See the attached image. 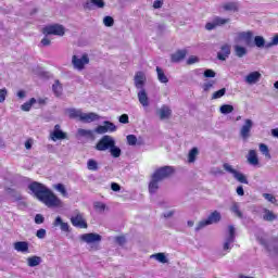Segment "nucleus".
Wrapping results in <instances>:
<instances>
[{
	"instance_id": "obj_3",
	"label": "nucleus",
	"mask_w": 278,
	"mask_h": 278,
	"mask_svg": "<svg viewBox=\"0 0 278 278\" xmlns=\"http://www.w3.org/2000/svg\"><path fill=\"white\" fill-rule=\"evenodd\" d=\"M173 175H175V167L168 165L156 168L152 174L160 181H164V179H168Z\"/></svg>"
},
{
	"instance_id": "obj_31",
	"label": "nucleus",
	"mask_w": 278,
	"mask_h": 278,
	"mask_svg": "<svg viewBox=\"0 0 278 278\" xmlns=\"http://www.w3.org/2000/svg\"><path fill=\"white\" fill-rule=\"evenodd\" d=\"M235 49V55L237 58H244V55H247V53H249V51L247 50V48L242 47V46H239V45H236L233 47Z\"/></svg>"
},
{
	"instance_id": "obj_62",
	"label": "nucleus",
	"mask_w": 278,
	"mask_h": 278,
	"mask_svg": "<svg viewBox=\"0 0 278 278\" xmlns=\"http://www.w3.org/2000/svg\"><path fill=\"white\" fill-rule=\"evenodd\" d=\"M163 5H164V0H155L153 2L154 10H160V8H162Z\"/></svg>"
},
{
	"instance_id": "obj_50",
	"label": "nucleus",
	"mask_w": 278,
	"mask_h": 278,
	"mask_svg": "<svg viewBox=\"0 0 278 278\" xmlns=\"http://www.w3.org/2000/svg\"><path fill=\"white\" fill-rule=\"evenodd\" d=\"M226 92H227V89L226 88H222L218 91H215L213 93L212 99H220V98L225 97Z\"/></svg>"
},
{
	"instance_id": "obj_24",
	"label": "nucleus",
	"mask_w": 278,
	"mask_h": 278,
	"mask_svg": "<svg viewBox=\"0 0 278 278\" xmlns=\"http://www.w3.org/2000/svg\"><path fill=\"white\" fill-rule=\"evenodd\" d=\"M150 260H155L160 264H168V255L164 252H159L150 255Z\"/></svg>"
},
{
	"instance_id": "obj_14",
	"label": "nucleus",
	"mask_w": 278,
	"mask_h": 278,
	"mask_svg": "<svg viewBox=\"0 0 278 278\" xmlns=\"http://www.w3.org/2000/svg\"><path fill=\"white\" fill-rule=\"evenodd\" d=\"M80 240L87 244H94L96 242H101L102 237L99 233L89 232L81 235Z\"/></svg>"
},
{
	"instance_id": "obj_33",
	"label": "nucleus",
	"mask_w": 278,
	"mask_h": 278,
	"mask_svg": "<svg viewBox=\"0 0 278 278\" xmlns=\"http://www.w3.org/2000/svg\"><path fill=\"white\" fill-rule=\"evenodd\" d=\"M263 219L267 220V223H273V220H277V215L273 211L265 208Z\"/></svg>"
},
{
	"instance_id": "obj_23",
	"label": "nucleus",
	"mask_w": 278,
	"mask_h": 278,
	"mask_svg": "<svg viewBox=\"0 0 278 278\" xmlns=\"http://www.w3.org/2000/svg\"><path fill=\"white\" fill-rule=\"evenodd\" d=\"M247 160L250 166H257L260 164V159L257 157V152L255 150L249 151Z\"/></svg>"
},
{
	"instance_id": "obj_36",
	"label": "nucleus",
	"mask_w": 278,
	"mask_h": 278,
	"mask_svg": "<svg viewBox=\"0 0 278 278\" xmlns=\"http://www.w3.org/2000/svg\"><path fill=\"white\" fill-rule=\"evenodd\" d=\"M78 136H80L81 138H94V132L92 130H88V129H84V128H79L77 130Z\"/></svg>"
},
{
	"instance_id": "obj_30",
	"label": "nucleus",
	"mask_w": 278,
	"mask_h": 278,
	"mask_svg": "<svg viewBox=\"0 0 278 278\" xmlns=\"http://www.w3.org/2000/svg\"><path fill=\"white\" fill-rule=\"evenodd\" d=\"M156 75L161 84H168V77L164 74V70H162V67L156 66Z\"/></svg>"
},
{
	"instance_id": "obj_25",
	"label": "nucleus",
	"mask_w": 278,
	"mask_h": 278,
	"mask_svg": "<svg viewBox=\"0 0 278 278\" xmlns=\"http://www.w3.org/2000/svg\"><path fill=\"white\" fill-rule=\"evenodd\" d=\"M53 227H60L61 231L68 232L71 231V226H68V223H64L62 220V217L58 216L53 222Z\"/></svg>"
},
{
	"instance_id": "obj_37",
	"label": "nucleus",
	"mask_w": 278,
	"mask_h": 278,
	"mask_svg": "<svg viewBox=\"0 0 278 278\" xmlns=\"http://www.w3.org/2000/svg\"><path fill=\"white\" fill-rule=\"evenodd\" d=\"M93 208L96 210V212H98V214H103L108 208V205H105V203L103 202L97 201L93 203Z\"/></svg>"
},
{
	"instance_id": "obj_6",
	"label": "nucleus",
	"mask_w": 278,
	"mask_h": 278,
	"mask_svg": "<svg viewBox=\"0 0 278 278\" xmlns=\"http://www.w3.org/2000/svg\"><path fill=\"white\" fill-rule=\"evenodd\" d=\"M28 189L31 190L33 194L39 201L45 197L46 192L49 190V188H47V186H45L38 181H33L30 185H28Z\"/></svg>"
},
{
	"instance_id": "obj_29",
	"label": "nucleus",
	"mask_w": 278,
	"mask_h": 278,
	"mask_svg": "<svg viewBox=\"0 0 278 278\" xmlns=\"http://www.w3.org/2000/svg\"><path fill=\"white\" fill-rule=\"evenodd\" d=\"M42 264V257L40 256H29L27 258V266L35 268V266H40Z\"/></svg>"
},
{
	"instance_id": "obj_26",
	"label": "nucleus",
	"mask_w": 278,
	"mask_h": 278,
	"mask_svg": "<svg viewBox=\"0 0 278 278\" xmlns=\"http://www.w3.org/2000/svg\"><path fill=\"white\" fill-rule=\"evenodd\" d=\"M15 251L18 253H29V243L26 241H17L14 243Z\"/></svg>"
},
{
	"instance_id": "obj_57",
	"label": "nucleus",
	"mask_w": 278,
	"mask_h": 278,
	"mask_svg": "<svg viewBox=\"0 0 278 278\" xmlns=\"http://www.w3.org/2000/svg\"><path fill=\"white\" fill-rule=\"evenodd\" d=\"M96 134H108V128H105V125H100L96 128Z\"/></svg>"
},
{
	"instance_id": "obj_59",
	"label": "nucleus",
	"mask_w": 278,
	"mask_h": 278,
	"mask_svg": "<svg viewBox=\"0 0 278 278\" xmlns=\"http://www.w3.org/2000/svg\"><path fill=\"white\" fill-rule=\"evenodd\" d=\"M204 77H206V78H214V77H216V72H214L213 70H206L205 72H204Z\"/></svg>"
},
{
	"instance_id": "obj_21",
	"label": "nucleus",
	"mask_w": 278,
	"mask_h": 278,
	"mask_svg": "<svg viewBox=\"0 0 278 278\" xmlns=\"http://www.w3.org/2000/svg\"><path fill=\"white\" fill-rule=\"evenodd\" d=\"M229 55H231V46L226 43L222 46L220 52L217 53V59H219L222 62H225Z\"/></svg>"
},
{
	"instance_id": "obj_18",
	"label": "nucleus",
	"mask_w": 278,
	"mask_h": 278,
	"mask_svg": "<svg viewBox=\"0 0 278 278\" xmlns=\"http://www.w3.org/2000/svg\"><path fill=\"white\" fill-rule=\"evenodd\" d=\"M160 184H162V180L151 175L150 182L148 186L150 194H155L157 190H160Z\"/></svg>"
},
{
	"instance_id": "obj_49",
	"label": "nucleus",
	"mask_w": 278,
	"mask_h": 278,
	"mask_svg": "<svg viewBox=\"0 0 278 278\" xmlns=\"http://www.w3.org/2000/svg\"><path fill=\"white\" fill-rule=\"evenodd\" d=\"M103 125L108 131H116V125H114V123L110 122V121H104Z\"/></svg>"
},
{
	"instance_id": "obj_40",
	"label": "nucleus",
	"mask_w": 278,
	"mask_h": 278,
	"mask_svg": "<svg viewBox=\"0 0 278 278\" xmlns=\"http://www.w3.org/2000/svg\"><path fill=\"white\" fill-rule=\"evenodd\" d=\"M53 188L56 192H60L62 197H68V191H66V187L63 184L53 185Z\"/></svg>"
},
{
	"instance_id": "obj_51",
	"label": "nucleus",
	"mask_w": 278,
	"mask_h": 278,
	"mask_svg": "<svg viewBox=\"0 0 278 278\" xmlns=\"http://www.w3.org/2000/svg\"><path fill=\"white\" fill-rule=\"evenodd\" d=\"M278 46V35H275L273 38H271V41L270 42H267L265 45V49H270L271 47H277Z\"/></svg>"
},
{
	"instance_id": "obj_41",
	"label": "nucleus",
	"mask_w": 278,
	"mask_h": 278,
	"mask_svg": "<svg viewBox=\"0 0 278 278\" xmlns=\"http://www.w3.org/2000/svg\"><path fill=\"white\" fill-rule=\"evenodd\" d=\"M254 45L258 47V49H264V47H266V39L262 36H256L254 37Z\"/></svg>"
},
{
	"instance_id": "obj_15",
	"label": "nucleus",
	"mask_w": 278,
	"mask_h": 278,
	"mask_svg": "<svg viewBox=\"0 0 278 278\" xmlns=\"http://www.w3.org/2000/svg\"><path fill=\"white\" fill-rule=\"evenodd\" d=\"M157 116L160 117V121H168L170 116H173V110H170V106L168 105H162L156 111Z\"/></svg>"
},
{
	"instance_id": "obj_34",
	"label": "nucleus",
	"mask_w": 278,
	"mask_h": 278,
	"mask_svg": "<svg viewBox=\"0 0 278 278\" xmlns=\"http://www.w3.org/2000/svg\"><path fill=\"white\" fill-rule=\"evenodd\" d=\"M197 155H199V148H192L188 154L189 164H194V162H197Z\"/></svg>"
},
{
	"instance_id": "obj_58",
	"label": "nucleus",
	"mask_w": 278,
	"mask_h": 278,
	"mask_svg": "<svg viewBox=\"0 0 278 278\" xmlns=\"http://www.w3.org/2000/svg\"><path fill=\"white\" fill-rule=\"evenodd\" d=\"M35 223L36 225H42V223H45V216H42V214H37L35 216Z\"/></svg>"
},
{
	"instance_id": "obj_32",
	"label": "nucleus",
	"mask_w": 278,
	"mask_h": 278,
	"mask_svg": "<svg viewBox=\"0 0 278 278\" xmlns=\"http://www.w3.org/2000/svg\"><path fill=\"white\" fill-rule=\"evenodd\" d=\"M70 118H79V121H81V116H83V112L81 110H77V109H67L66 110Z\"/></svg>"
},
{
	"instance_id": "obj_55",
	"label": "nucleus",
	"mask_w": 278,
	"mask_h": 278,
	"mask_svg": "<svg viewBox=\"0 0 278 278\" xmlns=\"http://www.w3.org/2000/svg\"><path fill=\"white\" fill-rule=\"evenodd\" d=\"M115 242L119 244V247H123L127 242V239L124 236H119L115 238Z\"/></svg>"
},
{
	"instance_id": "obj_38",
	"label": "nucleus",
	"mask_w": 278,
	"mask_h": 278,
	"mask_svg": "<svg viewBox=\"0 0 278 278\" xmlns=\"http://www.w3.org/2000/svg\"><path fill=\"white\" fill-rule=\"evenodd\" d=\"M230 212H232V214H235V216H237L238 218H243V214L240 212V205L238 204V202L232 203Z\"/></svg>"
},
{
	"instance_id": "obj_53",
	"label": "nucleus",
	"mask_w": 278,
	"mask_h": 278,
	"mask_svg": "<svg viewBox=\"0 0 278 278\" xmlns=\"http://www.w3.org/2000/svg\"><path fill=\"white\" fill-rule=\"evenodd\" d=\"M36 236L39 238V240H45V238H47V230L45 228H40L37 230Z\"/></svg>"
},
{
	"instance_id": "obj_17",
	"label": "nucleus",
	"mask_w": 278,
	"mask_h": 278,
	"mask_svg": "<svg viewBox=\"0 0 278 278\" xmlns=\"http://www.w3.org/2000/svg\"><path fill=\"white\" fill-rule=\"evenodd\" d=\"M71 223L74 227H79V229H88V223L84 219V215L77 214L71 218Z\"/></svg>"
},
{
	"instance_id": "obj_52",
	"label": "nucleus",
	"mask_w": 278,
	"mask_h": 278,
	"mask_svg": "<svg viewBox=\"0 0 278 278\" xmlns=\"http://www.w3.org/2000/svg\"><path fill=\"white\" fill-rule=\"evenodd\" d=\"M208 225L207 219H203L197 224L195 231H201V229H205Z\"/></svg>"
},
{
	"instance_id": "obj_12",
	"label": "nucleus",
	"mask_w": 278,
	"mask_h": 278,
	"mask_svg": "<svg viewBox=\"0 0 278 278\" xmlns=\"http://www.w3.org/2000/svg\"><path fill=\"white\" fill-rule=\"evenodd\" d=\"M240 40H244L247 47H253V33L251 30L238 33L235 42H240Z\"/></svg>"
},
{
	"instance_id": "obj_35",
	"label": "nucleus",
	"mask_w": 278,
	"mask_h": 278,
	"mask_svg": "<svg viewBox=\"0 0 278 278\" xmlns=\"http://www.w3.org/2000/svg\"><path fill=\"white\" fill-rule=\"evenodd\" d=\"M52 90L55 97H62L63 87L60 84V80L54 81V84L52 85Z\"/></svg>"
},
{
	"instance_id": "obj_9",
	"label": "nucleus",
	"mask_w": 278,
	"mask_h": 278,
	"mask_svg": "<svg viewBox=\"0 0 278 278\" xmlns=\"http://www.w3.org/2000/svg\"><path fill=\"white\" fill-rule=\"evenodd\" d=\"M229 23H231V18L215 16L211 22L205 24V29L206 31H212L216 29V27H223Z\"/></svg>"
},
{
	"instance_id": "obj_22",
	"label": "nucleus",
	"mask_w": 278,
	"mask_h": 278,
	"mask_svg": "<svg viewBox=\"0 0 278 278\" xmlns=\"http://www.w3.org/2000/svg\"><path fill=\"white\" fill-rule=\"evenodd\" d=\"M137 97L143 108H149V94H147V89H139Z\"/></svg>"
},
{
	"instance_id": "obj_48",
	"label": "nucleus",
	"mask_w": 278,
	"mask_h": 278,
	"mask_svg": "<svg viewBox=\"0 0 278 278\" xmlns=\"http://www.w3.org/2000/svg\"><path fill=\"white\" fill-rule=\"evenodd\" d=\"M127 143L129 144V147H136L137 142H138V138L136 137V135H128L126 137Z\"/></svg>"
},
{
	"instance_id": "obj_19",
	"label": "nucleus",
	"mask_w": 278,
	"mask_h": 278,
	"mask_svg": "<svg viewBox=\"0 0 278 278\" xmlns=\"http://www.w3.org/2000/svg\"><path fill=\"white\" fill-rule=\"evenodd\" d=\"M262 79V73L260 72H251L245 76L244 81L249 84L250 86H253L254 84H257Z\"/></svg>"
},
{
	"instance_id": "obj_63",
	"label": "nucleus",
	"mask_w": 278,
	"mask_h": 278,
	"mask_svg": "<svg viewBox=\"0 0 278 278\" xmlns=\"http://www.w3.org/2000/svg\"><path fill=\"white\" fill-rule=\"evenodd\" d=\"M111 189L113 190V192H121V185H118L116 182H112Z\"/></svg>"
},
{
	"instance_id": "obj_43",
	"label": "nucleus",
	"mask_w": 278,
	"mask_h": 278,
	"mask_svg": "<svg viewBox=\"0 0 278 278\" xmlns=\"http://www.w3.org/2000/svg\"><path fill=\"white\" fill-rule=\"evenodd\" d=\"M34 103H36L35 98H31L28 102H25L24 104L21 105V110L23 112H29V110H31V105H34Z\"/></svg>"
},
{
	"instance_id": "obj_56",
	"label": "nucleus",
	"mask_w": 278,
	"mask_h": 278,
	"mask_svg": "<svg viewBox=\"0 0 278 278\" xmlns=\"http://www.w3.org/2000/svg\"><path fill=\"white\" fill-rule=\"evenodd\" d=\"M118 121L123 125H127L129 123V115L123 114V115L119 116Z\"/></svg>"
},
{
	"instance_id": "obj_11",
	"label": "nucleus",
	"mask_w": 278,
	"mask_h": 278,
	"mask_svg": "<svg viewBox=\"0 0 278 278\" xmlns=\"http://www.w3.org/2000/svg\"><path fill=\"white\" fill-rule=\"evenodd\" d=\"M251 129H253V122L251 119H244V124L240 128L239 135L242 140H248L251 138Z\"/></svg>"
},
{
	"instance_id": "obj_44",
	"label": "nucleus",
	"mask_w": 278,
	"mask_h": 278,
	"mask_svg": "<svg viewBox=\"0 0 278 278\" xmlns=\"http://www.w3.org/2000/svg\"><path fill=\"white\" fill-rule=\"evenodd\" d=\"M219 112H220V114H231V112H233V105L223 104L219 108Z\"/></svg>"
},
{
	"instance_id": "obj_64",
	"label": "nucleus",
	"mask_w": 278,
	"mask_h": 278,
	"mask_svg": "<svg viewBox=\"0 0 278 278\" xmlns=\"http://www.w3.org/2000/svg\"><path fill=\"white\" fill-rule=\"evenodd\" d=\"M5 94H8V90L1 89L0 90V103H3V101H5Z\"/></svg>"
},
{
	"instance_id": "obj_28",
	"label": "nucleus",
	"mask_w": 278,
	"mask_h": 278,
	"mask_svg": "<svg viewBox=\"0 0 278 278\" xmlns=\"http://www.w3.org/2000/svg\"><path fill=\"white\" fill-rule=\"evenodd\" d=\"M220 218H222L220 212L214 211L208 215V217L206 218V222L208 223V225H214L216 223H220Z\"/></svg>"
},
{
	"instance_id": "obj_13",
	"label": "nucleus",
	"mask_w": 278,
	"mask_h": 278,
	"mask_svg": "<svg viewBox=\"0 0 278 278\" xmlns=\"http://www.w3.org/2000/svg\"><path fill=\"white\" fill-rule=\"evenodd\" d=\"M50 138L53 142H58V140H68V135L62 131L61 126L56 124L52 132H50Z\"/></svg>"
},
{
	"instance_id": "obj_7",
	"label": "nucleus",
	"mask_w": 278,
	"mask_h": 278,
	"mask_svg": "<svg viewBox=\"0 0 278 278\" xmlns=\"http://www.w3.org/2000/svg\"><path fill=\"white\" fill-rule=\"evenodd\" d=\"M42 33L45 36H64V34H66V28L61 24H53L43 27Z\"/></svg>"
},
{
	"instance_id": "obj_16",
	"label": "nucleus",
	"mask_w": 278,
	"mask_h": 278,
	"mask_svg": "<svg viewBox=\"0 0 278 278\" xmlns=\"http://www.w3.org/2000/svg\"><path fill=\"white\" fill-rule=\"evenodd\" d=\"M134 81H135V88H137V90H143L144 84L147 81V76H144V73L142 72H137L135 75Z\"/></svg>"
},
{
	"instance_id": "obj_42",
	"label": "nucleus",
	"mask_w": 278,
	"mask_h": 278,
	"mask_svg": "<svg viewBox=\"0 0 278 278\" xmlns=\"http://www.w3.org/2000/svg\"><path fill=\"white\" fill-rule=\"evenodd\" d=\"M225 12H238V5L236 2H228L223 5Z\"/></svg>"
},
{
	"instance_id": "obj_4",
	"label": "nucleus",
	"mask_w": 278,
	"mask_h": 278,
	"mask_svg": "<svg viewBox=\"0 0 278 278\" xmlns=\"http://www.w3.org/2000/svg\"><path fill=\"white\" fill-rule=\"evenodd\" d=\"M114 144H116L114 137L105 135L98 141L96 149L97 151H110V148L114 147Z\"/></svg>"
},
{
	"instance_id": "obj_27",
	"label": "nucleus",
	"mask_w": 278,
	"mask_h": 278,
	"mask_svg": "<svg viewBox=\"0 0 278 278\" xmlns=\"http://www.w3.org/2000/svg\"><path fill=\"white\" fill-rule=\"evenodd\" d=\"M80 121L83 123H93V121H99V114L97 113H83Z\"/></svg>"
},
{
	"instance_id": "obj_45",
	"label": "nucleus",
	"mask_w": 278,
	"mask_h": 278,
	"mask_svg": "<svg viewBox=\"0 0 278 278\" xmlns=\"http://www.w3.org/2000/svg\"><path fill=\"white\" fill-rule=\"evenodd\" d=\"M87 168H88V170H99V163H97L96 160L90 159L87 162Z\"/></svg>"
},
{
	"instance_id": "obj_46",
	"label": "nucleus",
	"mask_w": 278,
	"mask_h": 278,
	"mask_svg": "<svg viewBox=\"0 0 278 278\" xmlns=\"http://www.w3.org/2000/svg\"><path fill=\"white\" fill-rule=\"evenodd\" d=\"M109 151L112 157H118L122 153L121 148L116 147V144H113V147H111Z\"/></svg>"
},
{
	"instance_id": "obj_60",
	"label": "nucleus",
	"mask_w": 278,
	"mask_h": 278,
	"mask_svg": "<svg viewBox=\"0 0 278 278\" xmlns=\"http://www.w3.org/2000/svg\"><path fill=\"white\" fill-rule=\"evenodd\" d=\"M197 62H199V58L195 56V55H191V56H189V59L187 60V64H188V65L197 64Z\"/></svg>"
},
{
	"instance_id": "obj_5",
	"label": "nucleus",
	"mask_w": 278,
	"mask_h": 278,
	"mask_svg": "<svg viewBox=\"0 0 278 278\" xmlns=\"http://www.w3.org/2000/svg\"><path fill=\"white\" fill-rule=\"evenodd\" d=\"M87 64H90V58L88 56V54L85 53L81 56L79 55L72 56V66L76 71H84Z\"/></svg>"
},
{
	"instance_id": "obj_2",
	"label": "nucleus",
	"mask_w": 278,
	"mask_h": 278,
	"mask_svg": "<svg viewBox=\"0 0 278 278\" xmlns=\"http://www.w3.org/2000/svg\"><path fill=\"white\" fill-rule=\"evenodd\" d=\"M41 203H45L47 207H62V200L48 189L43 197L40 199Z\"/></svg>"
},
{
	"instance_id": "obj_8",
	"label": "nucleus",
	"mask_w": 278,
	"mask_h": 278,
	"mask_svg": "<svg viewBox=\"0 0 278 278\" xmlns=\"http://www.w3.org/2000/svg\"><path fill=\"white\" fill-rule=\"evenodd\" d=\"M224 170L226 173H229L230 175L233 176V178L239 181V184H249V180L247 179V176L244 174L238 172V169L233 168L229 163H224L223 164Z\"/></svg>"
},
{
	"instance_id": "obj_39",
	"label": "nucleus",
	"mask_w": 278,
	"mask_h": 278,
	"mask_svg": "<svg viewBox=\"0 0 278 278\" xmlns=\"http://www.w3.org/2000/svg\"><path fill=\"white\" fill-rule=\"evenodd\" d=\"M258 149L267 160H270L273 156L270 155V150L268 149V146L266 143H260Z\"/></svg>"
},
{
	"instance_id": "obj_20",
	"label": "nucleus",
	"mask_w": 278,
	"mask_h": 278,
	"mask_svg": "<svg viewBox=\"0 0 278 278\" xmlns=\"http://www.w3.org/2000/svg\"><path fill=\"white\" fill-rule=\"evenodd\" d=\"M186 55H188V50L182 49V50H177L175 53L170 55L172 62L175 64L182 62V60H186Z\"/></svg>"
},
{
	"instance_id": "obj_47",
	"label": "nucleus",
	"mask_w": 278,
	"mask_h": 278,
	"mask_svg": "<svg viewBox=\"0 0 278 278\" xmlns=\"http://www.w3.org/2000/svg\"><path fill=\"white\" fill-rule=\"evenodd\" d=\"M103 25L105 27H114V17L106 15L103 17Z\"/></svg>"
},
{
	"instance_id": "obj_1",
	"label": "nucleus",
	"mask_w": 278,
	"mask_h": 278,
	"mask_svg": "<svg viewBox=\"0 0 278 278\" xmlns=\"http://www.w3.org/2000/svg\"><path fill=\"white\" fill-rule=\"evenodd\" d=\"M233 242H236V227L230 225L228 226V235L224 239L223 250L218 253V256L225 257L233 249Z\"/></svg>"
},
{
	"instance_id": "obj_54",
	"label": "nucleus",
	"mask_w": 278,
	"mask_h": 278,
	"mask_svg": "<svg viewBox=\"0 0 278 278\" xmlns=\"http://www.w3.org/2000/svg\"><path fill=\"white\" fill-rule=\"evenodd\" d=\"M214 84H216V81L211 80L208 83H205L202 88L204 90V92H208L211 88H214Z\"/></svg>"
},
{
	"instance_id": "obj_10",
	"label": "nucleus",
	"mask_w": 278,
	"mask_h": 278,
	"mask_svg": "<svg viewBox=\"0 0 278 278\" xmlns=\"http://www.w3.org/2000/svg\"><path fill=\"white\" fill-rule=\"evenodd\" d=\"M105 8V1L103 0H86L83 3V9L85 12H92V10H103Z\"/></svg>"
},
{
	"instance_id": "obj_61",
	"label": "nucleus",
	"mask_w": 278,
	"mask_h": 278,
	"mask_svg": "<svg viewBox=\"0 0 278 278\" xmlns=\"http://www.w3.org/2000/svg\"><path fill=\"white\" fill-rule=\"evenodd\" d=\"M263 197L266 199V201H269V203H275L277 201L270 193H264Z\"/></svg>"
}]
</instances>
